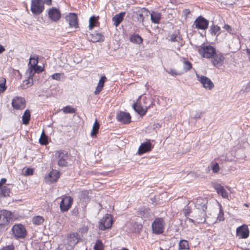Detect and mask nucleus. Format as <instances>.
Returning <instances> with one entry per match:
<instances>
[{"label": "nucleus", "mask_w": 250, "mask_h": 250, "mask_svg": "<svg viewBox=\"0 0 250 250\" xmlns=\"http://www.w3.org/2000/svg\"><path fill=\"white\" fill-rule=\"evenodd\" d=\"M148 101L149 99L146 97L140 96L133 104V108L139 115L144 116L153 105L152 103L147 105Z\"/></svg>", "instance_id": "f257e3e1"}, {"label": "nucleus", "mask_w": 250, "mask_h": 250, "mask_svg": "<svg viewBox=\"0 0 250 250\" xmlns=\"http://www.w3.org/2000/svg\"><path fill=\"white\" fill-rule=\"evenodd\" d=\"M198 52L202 57L210 59L214 56L216 51L212 46L202 44L199 48Z\"/></svg>", "instance_id": "f03ea898"}, {"label": "nucleus", "mask_w": 250, "mask_h": 250, "mask_svg": "<svg viewBox=\"0 0 250 250\" xmlns=\"http://www.w3.org/2000/svg\"><path fill=\"white\" fill-rule=\"evenodd\" d=\"M151 226L153 233L159 235L164 232L166 224L163 218L158 217L155 218Z\"/></svg>", "instance_id": "7ed1b4c3"}, {"label": "nucleus", "mask_w": 250, "mask_h": 250, "mask_svg": "<svg viewBox=\"0 0 250 250\" xmlns=\"http://www.w3.org/2000/svg\"><path fill=\"white\" fill-rule=\"evenodd\" d=\"M13 235L16 239H24L27 235L25 227L21 224H15L12 228Z\"/></svg>", "instance_id": "20e7f679"}, {"label": "nucleus", "mask_w": 250, "mask_h": 250, "mask_svg": "<svg viewBox=\"0 0 250 250\" xmlns=\"http://www.w3.org/2000/svg\"><path fill=\"white\" fill-rule=\"evenodd\" d=\"M55 156L58 159V165L59 167H64L68 166V153L66 151L60 149L55 151Z\"/></svg>", "instance_id": "39448f33"}, {"label": "nucleus", "mask_w": 250, "mask_h": 250, "mask_svg": "<svg viewBox=\"0 0 250 250\" xmlns=\"http://www.w3.org/2000/svg\"><path fill=\"white\" fill-rule=\"evenodd\" d=\"M44 9V3L42 0H32L31 10L36 15L41 13Z\"/></svg>", "instance_id": "423d86ee"}, {"label": "nucleus", "mask_w": 250, "mask_h": 250, "mask_svg": "<svg viewBox=\"0 0 250 250\" xmlns=\"http://www.w3.org/2000/svg\"><path fill=\"white\" fill-rule=\"evenodd\" d=\"M250 235V230L247 225L243 224L236 229V236L239 239H247Z\"/></svg>", "instance_id": "0eeeda50"}, {"label": "nucleus", "mask_w": 250, "mask_h": 250, "mask_svg": "<svg viewBox=\"0 0 250 250\" xmlns=\"http://www.w3.org/2000/svg\"><path fill=\"white\" fill-rule=\"evenodd\" d=\"M209 24V21L202 16L198 17L194 22L195 28L205 30H206Z\"/></svg>", "instance_id": "6e6552de"}, {"label": "nucleus", "mask_w": 250, "mask_h": 250, "mask_svg": "<svg viewBox=\"0 0 250 250\" xmlns=\"http://www.w3.org/2000/svg\"><path fill=\"white\" fill-rule=\"evenodd\" d=\"M112 225V218L111 215L106 214L103 217L100 222L99 228L101 230L109 229Z\"/></svg>", "instance_id": "1a4fd4ad"}, {"label": "nucleus", "mask_w": 250, "mask_h": 250, "mask_svg": "<svg viewBox=\"0 0 250 250\" xmlns=\"http://www.w3.org/2000/svg\"><path fill=\"white\" fill-rule=\"evenodd\" d=\"M212 58L211 63L216 68H219L224 64L225 58L222 53H215Z\"/></svg>", "instance_id": "9d476101"}, {"label": "nucleus", "mask_w": 250, "mask_h": 250, "mask_svg": "<svg viewBox=\"0 0 250 250\" xmlns=\"http://www.w3.org/2000/svg\"><path fill=\"white\" fill-rule=\"evenodd\" d=\"M11 219L12 213L10 211L7 210L0 211V226L8 224Z\"/></svg>", "instance_id": "9b49d317"}, {"label": "nucleus", "mask_w": 250, "mask_h": 250, "mask_svg": "<svg viewBox=\"0 0 250 250\" xmlns=\"http://www.w3.org/2000/svg\"><path fill=\"white\" fill-rule=\"evenodd\" d=\"M150 13L148 10L146 8H141L137 11L134 12L133 16L135 17L138 21L143 22L145 17H147Z\"/></svg>", "instance_id": "f8f14e48"}, {"label": "nucleus", "mask_w": 250, "mask_h": 250, "mask_svg": "<svg viewBox=\"0 0 250 250\" xmlns=\"http://www.w3.org/2000/svg\"><path fill=\"white\" fill-rule=\"evenodd\" d=\"M153 146L151 144L149 140L142 143L139 147L138 153L140 155L149 152L151 151Z\"/></svg>", "instance_id": "ddd939ff"}, {"label": "nucleus", "mask_w": 250, "mask_h": 250, "mask_svg": "<svg viewBox=\"0 0 250 250\" xmlns=\"http://www.w3.org/2000/svg\"><path fill=\"white\" fill-rule=\"evenodd\" d=\"M73 198L70 196L63 197L60 204V209L62 212L67 211L71 207Z\"/></svg>", "instance_id": "4468645a"}, {"label": "nucleus", "mask_w": 250, "mask_h": 250, "mask_svg": "<svg viewBox=\"0 0 250 250\" xmlns=\"http://www.w3.org/2000/svg\"><path fill=\"white\" fill-rule=\"evenodd\" d=\"M197 77L204 88L211 90L214 87V84L208 78L203 75H197Z\"/></svg>", "instance_id": "2eb2a0df"}, {"label": "nucleus", "mask_w": 250, "mask_h": 250, "mask_svg": "<svg viewBox=\"0 0 250 250\" xmlns=\"http://www.w3.org/2000/svg\"><path fill=\"white\" fill-rule=\"evenodd\" d=\"M12 105L16 109L22 110L25 107V101L22 97H16L12 102Z\"/></svg>", "instance_id": "dca6fc26"}, {"label": "nucleus", "mask_w": 250, "mask_h": 250, "mask_svg": "<svg viewBox=\"0 0 250 250\" xmlns=\"http://www.w3.org/2000/svg\"><path fill=\"white\" fill-rule=\"evenodd\" d=\"M208 200L206 198H202L199 197L197 199L195 203V207L203 211L204 214H206V210L207 209Z\"/></svg>", "instance_id": "f3484780"}, {"label": "nucleus", "mask_w": 250, "mask_h": 250, "mask_svg": "<svg viewBox=\"0 0 250 250\" xmlns=\"http://www.w3.org/2000/svg\"><path fill=\"white\" fill-rule=\"evenodd\" d=\"M66 21L69 26L72 27L77 28L78 25L77 16L75 13H69L66 16Z\"/></svg>", "instance_id": "a211bd4d"}, {"label": "nucleus", "mask_w": 250, "mask_h": 250, "mask_svg": "<svg viewBox=\"0 0 250 250\" xmlns=\"http://www.w3.org/2000/svg\"><path fill=\"white\" fill-rule=\"evenodd\" d=\"M48 15L52 21H59L61 18V12L59 9L53 7L48 11Z\"/></svg>", "instance_id": "6ab92c4d"}, {"label": "nucleus", "mask_w": 250, "mask_h": 250, "mask_svg": "<svg viewBox=\"0 0 250 250\" xmlns=\"http://www.w3.org/2000/svg\"><path fill=\"white\" fill-rule=\"evenodd\" d=\"M60 177V172L56 170H52L48 174V177H47L46 180L49 181L50 183L56 182Z\"/></svg>", "instance_id": "aec40b11"}, {"label": "nucleus", "mask_w": 250, "mask_h": 250, "mask_svg": "<svg viewBox=\"0 0 250 250\" xmlns=\"http://www.w3.org/2000/svg\"><path fill=\"white\" fill-rule=\"evenodd\" d=\"M79 235L77 233H71L68 236V241L70 246L73 247L77 244L80 240Z\"/></svg>", "instance_id": "412c9836"}, {"label": "nucleus", "mask_w": 250, "mask_h": 250, "mask_svg": "<svg viewBox=\"0 0 250 250\" xmlns=\"http://www.w3.org/2000/svg\"><path fill=\"white\" fill-rule=\"evenodd\" d=\"M161 13L158 11H152L150 13L151 22L155 24H159L162 18Z\"/></svg>", "instance_id": "4be33fe9"}, {"label": "nucleus", "mask_w": 250, "mask_h": 250, "mask_svg": "<svg viewBox=\"0 0 250 250\" xmlns=\"http://www.w3.org/2000/svg\"><path fill=\"white\" fill-rule=\"evenodd\" d=\"M215 189L217 193L221 196L223 198H228V193L225 188L221 185H216L215 187Z\"/></svg>", "instance_id": "5701e85b"}, {"label": "nucleus", "mask_w": 250, "mask_h": 250, "mask_svg": "<svg viewBox=\"0 0 250 250\" xmlns=\"http://www.w3.org/2000/svg\"><path fill=\"white\" fill-rule=\"evenodd\" d=\"M125 12H122L118 14H116L112 18V21L114 22V25L117 27L124 19Z\"/></svg>", "instance_id": "b1692460"}, {"label": "nucleus", "mask_w": 250, "mask_h": 250, "mask_svg": "<svg viewBox=\"0 0 250 250\" xmlns=\"http://www.w3.org/2000/svg\"><path fill=\"white\" fill-rule=\"evenodd\" d=\"M90 36L91 41L93 42H103L104 40V36L100 33L95 32L91 34Z\"/></svg>", "instance_id": "393cba45"}, {"label": "nucleus", "mask_w": 250, "mask_h": 250, "mask_svg": "<svg viewBox=\"0 0 250 250\" xmlns=\"http://www.w3.org/2000/svg\"><path fill=\"white\" fill-rule=\"evenodd\" d=\"M106 78L105 76H102L100 80L99 81L98 85L96 88L94 93L96 95L99 94L101 91L102 90L103 86L104 85V83L105 82Z\"/></svg>", "instance_id": "a878e982"}, {"label": "nucleus", "mask_w": 250, "mask_h": 250, "mask_svg": "<svg viewBox=\"0 0 250 250\" xmlns=\"http://www.w3.org/2000/svg\"><path fill=\"white\" fill-rule=\"evenodd\" d=\"M130 42L133 43L140 44L143 43V38L138 34H134L131 35L129 39Z\"/></svg>", "instance_id": "bb28decb"}, {"label": "nucleus", "mask_w": 250, "mask_h": 250, "mask_svg": "<svg viewBox=\"0 0 250 250\" xmlns=\"http://www.w3.org/2000/svg\"><path fill=\"white\" fill-rule=\"evenodd\" d=\"M182 62L183 63V69L185 72H188L192 68V63L186 58H182Z\"/></svg>", "instance_id": "cd10ccee"}, {"label": "nucleus", "mask_w": 250, "mask_h": 250, "mask_svg": "<svg viewBox=\"0 0 250 250\" xmlns=\"http://www.w3.org/2000/svg\"><path fill=\"white\" fill-rule=\"evenodd\" d=\"M188 242L186 240H181L179 243L178 250H189Z\"/></svg>", "instance_id": "c85d7f7f"}, {"label": "nucleus", "mask_w": 250, "mask_h": 250, "mask_svg": "<svg viewBox=\"0 0 250 250\" xmlns=\"http://www.w3.org/2000/svg\"><path fill=\"white\" fill-rule=\"evenodd\" d=\"M30 119V112L28 109L24 111V113L22 117V123L24 125H27Z\"/></svg>", "instance_id": "c756f323"}, {"label": "nucleus", "mask_w": 250, "mask_h": 250, "mask_svg": "<svg viewBox=\"0 0 250 250\" xmlns=\"http://www.w3.org/2000/svg\"><path fill=\"white\" fill-rule=\"evenodd\" d=\"M99 123L98 122L97 120H96L93 124L92 129L91 132V136L94 137L96 136L99 129Z\"/></svg>", "instance_id": "7c9ffc66"}, {"label": "nucleus", "mask_w": 250, "mask_h": 250, "mask_svg": "<svg viewBox=\"0 0 250 250\" xmlns=\"http://www.w3.org/2000/svg\"><path fill=\"white\" fill-rule=\"evenodd\" d=\"M38 63V57L37 56H35L33 57H30V61L28 64L29 67H36Z\"/></svg>", "instance_id": "2f4dec72"}, {"label": "nucleus", "mask_w": 250, "mask_h": 250, "mask_svg": "<svg viewBox=\"0 0 250 250\" xmlns=\"http://www.w3.org/2000/svg\"><path fill=\"white\" fill-rule=\"evenodd\" d=\"M44 221V218L41 216H34L32 218V222L36 225H42Z\"/></svg>", "instance_id": "473e14b6"}, {"label": "nucleus", "mask_w": 250, "mask_h": 250, "mask_svg": "<svg viewBox=\"0 0 250 250\" xmlns=\"http://www.w3.org/2000/svg\"><path fill=\"white\" fill-rule=\"evenodd\" d=\"M220 28L216 25H212L210 26V34L212 35H218L220 33Z\"/></svg>", "instance_id": "72a5a7b5"}, {"label": "nucleus", "mask_w": 250, "mask_h": 250, "mask_svg": "<svg viewBox=\"0 0 250 250\" xmlns=\"http://www.w3.org/2000/svg\"><path fill=\"white\" fill-rule=\"evenodd\" d=\"M93 249L94 250H104V246L101 240L98 239L96 241Z\"/></svg>", "instance_id": "f704fd0d"}, {"label": "nucleus", "mask_w": 250, "mask_h": 250, "mask_svg": "<svg viewBox=\"0 0 250 250\" xmlns=\"http://www.w3.org/2000/svg\"><path fill=\"white\" fill-rule=\"evenodd\" d=\"M117 120L123 124H125V112L120 111L117 115Z\"/></svg>", "instance_id": "c9c22d12"}, {"label": "nucleus", "mask_w": 250, "mask_h": 250, "mask_svg": "<svg viewBox=\"0 0 250 250\" xmlns=\"http://www.w3.org/2000/svg\"><path fill=\"white\" fill-rule=\"evenodd\" d=\"M39 142L41 145H45L48 144L47 137L43 131L39 139Z\"/></svg>", "instance_id": "e433bc0d"}, {"label": "nucleus", "mask_w": 250, "mask_h": 250, "mask_svg": "<svg viewBox=\"0 0 250 250\" xmlns=\"http://www.w3.org/2000/svg\"><path fill=\"white\" fill-rule=\"evenodd\" d=\"M10 193V188L7 186H4L1 188L0 193L2 196L5 197L9 196Z\"/></svg>", "instance_id": "4c0bfd02"}, {"label": "nucleus", "mask_w": 250, "mask_h": 250, "mask_svg": "<svg viewBox=\"0 0 250 250\" xmlns=\"http://www.w3.org/2000/svg\"><path fill=\"white\" fill-rule=\"evenodd\" d=\"M98 19L95 16H92L90 18L89 20V29H92L95 26V23H96Z\"/></svg>", "instance_id": "58836bf2"}, {"label": "nucleus", "mask_w": 250, "mask_h": 250, "mask_svg": "<svg viewBox=\"0 0 250 250\" xmlns=\"http://www.w3.org/2000/svg\"><path fill=\"white\" fill-rule=\"evenodd\" d=\"M210 167L213 173H216L220 170V167L217 162H211Z\"/></svg>", "instance_id": "ea45409f"}, {"label": "nucleus", "mask_w": 250, "mask_h": 250, "mask_svg": "<svg viewBox=\"0 0 250 250\" xmlns=\"http://www.w3.org/2000/svg\"><path fill=\"white\" fill-rule=\"evenodd\" d=\"M33 84V80L32 81L31 79L28 78V79H26L23 82L22 87L23 88H26Z\"/></svg>", "instance_id": "a19ab883"}, {"label": "nucleus", "mask_w": 250, "mask_h": 250, "mask_svg": "<svg viewBox=\"0 0 250 250\" xmlns=\"http://www.w3.org/2000/svg\"><path fill=\"white\" fill-rule=\"evenodd\" d=\"M51 77L53 80L60 81L61 79L64 78V75L62 73H56L53 74Z\"/></svg>", "instance_id": "79ce46f5"}, {"label": "nucleus", "mask_w": 250, "mask_h": 250, "mask_svg": "<svg viewBox=\"0 0 250 250\" xmlns=\"http://www.w3.org/2000/svg\"><path fill=\"white\" fill-rule=\"evenodd\" d=\"M35 68L28 67V70L26 71V73L28 75V78L31 79V80H33V77L34 76L35 74L36 73V72H34Z\"/></svg>", "instance_id": "37998d69"}, {"label": "nucleus", "mask_w": 250, "mask_h": 250, "mask_svg": "<svg viewBox=\"0 0 250 250\" xmlns=\"http://www.w3.org/2000/svg\"><path fill=\"white\" fill-rule=\"evenodd\" d=\"M6 80L4 78H0V92H3L6 89Z\"/></svg>", "instance_id": "c03bdc74"}, {"label": "nucleus", "mask_w": 250, "mask_h": 250, "mask_svg": "<svg viewBox=\"0 0 250 250\" xmlns=\"http://www.w3.org/2000/svg\"><path fill=\"white\" fill-rule=\"evenodd\" d=\"M88 192L86 190L82 191L80 195L81 199L83 200L85 202L89 201L90 198L88 196Z\"/></svg>", "instance_id": "a18cd8bd"}, {"label": "nucleus", "mask_w": 250, "mask_h": 250, "mask_svg": "<svg viewBox=\"0 0 250 250\" xmlns=\"http://www.w3.org/2000/svg\"><path fill=\"white\" fill-rule=\"evenodd\" d=\"M224 220H225V218H224V211L221 207L220 208V211L217 215V220L219 222H221V221H224Z\"/></svg>", "instance_id": "49530a36"}, {"label": "nucleus", "mask_w": 250, "mask_h": 250, "mask_svg": "<svg viewBox=\"0 0 250 250\" xmlns=\"http://www.w3.org/2000/svg\"><path fill=\"white\" fill-rule=\"evenodd\" d=\"M63 111L64 113H73L75 110L74 108H72L70 106H66L63 107Z\"/></svg>", "instance_id": "de8ad7c7"}, {"label": "nucleus", "mask_w": 250, "mask_h": 250, "mask_svg": "<svg viewBox=\"0 0 250 250\" xmlns=\"http://www.w3.org/2000/svg\"><path fill=\"white\" fill-rule=\"evenodd\" d=\"M183 211L185 216H188L191 213L192 209L190 207L187 206L184 208Z\"/></svg>", "instance_id": "09e8293b"}, {"label": "nucleus", "mask_w": 250, "mask_h": 250, "mask_svg": "<svg viewBox=\"0 0 250 250\" xmlns=\"http://www.w3.org/2000/svg\"><path fill=\"white\" fill-rule=\"evenodd\" d=\"M43 70V68L41 66H39L38 65H37V66H36V67H35V70H34V72H36V73H40L42 72Z\"/></svg>", "instance_id": "8fccbe9b"}, {"label": "nucleus", "mask_w": 250, "mask_h": 250, "mask_svg": "<svg viewBox=\"0 0 250 250\" xmlns=\"http://www.w3.org/2000/svg\"><path fill=\"white\" fill-rule=\"evenodd\" d=\"M167 72L168 74L172 76H177L181 74L180 73H178L175 69H170Z\"/></svg>", "instance_id": "3c124183"}, {"label": "nucleus", "mask_w": 250, "mask_h": 250, "mask_svg": "<svg viewBox=\"0 0 250 250\" xmlns=\"http://www.w3.org/2000/svg\"><path fill=\"white\" fill-rule=\"evenodd\" d=\"M0 250H14L13 245H10L1 248Z\"/></svg>", "instance_id": "603ef678"}, {"label": "nucleus", "mask_w": 250, "mask_h": 250, "mask_svg": "<svg viewBox=\"0 0 250 250\" xmlns=\"http://www.w3.org/2000/svg\"><path fill=\"white\" fill-rule=\"evenodd\" d=\"M177 36L175 34H172L170 36L169 41L172 42H175L177 41Z\"/></svg>", "instance_id": "864d4df0"}, {"label": "nucleus", "mask_w": 250, "mask_h": 250, "mask_svg": "<svg viewBox=\"0 0 250 250\" xmlns=\"http://www.w3.org/2000/svg\"><path fill=\"white\" fill-rule=\"evenodd\" d=\"M25 174L26 175H31L33 174V169L30 168H27L25 170Z\"/></svg>", "instance_id": "5fc2aeb1"}, {"label": "nucleus", "mask_w": 250, "mask_h": 250, "mask_svg": "<svg viewBox=\"0 0 250 250\" xmlns=\"http://www.w3.org/2000/svg\"><path fill=\"white\" fill-rule=\"evenodd\" d=\"M131 122V116L128 113L126 112V124Z\"/></svg>", "instance_id": "6e6d98bb"}, {"label": "nucleus", "mask_w": 250, "mask_h": 250, "mask_svg": "<svg viewBox=\"0 0 250 250\" xmlns=\"http://www.w3.org/2000/svg\"><path fill=\"white\" fill-rule=\"evenodd\" d=\"M224 28L227 31H228L229 32H230L231 31V27L230 26H229L228 24H225L224 25Z\"/></svg>", "instance_id": "4d7b16f0"}, {"label": "nucleus", "mask_w": 250, "mask_h": 250, "mask_svg": "<svg viewBox=\"0 0 250 250\" xmlns=\"http://www.w3.org/2000/svg\"><path fill=\"white\" fill-rule=\"evenodd\" d=\"M6 179L5 178H2L0 181V187H2V186L5 183Z\"/></svg>", "instance_id": "13d9d810"}, {"label": "nucleus", "mask_w": 250, "mask_h": 250, "mask_svg": "<svg viewBox=\"0 0 250 250\" xmlns=\"http://www.w3.org/2000/svg\"><path fill=\"white\" fill-rule=\"evenodd\" d=\"M51 1L52 0H44V2L46 3V4L48 5H50L51 4Z\"/></svg>", "instance_id": "bf43d9fd"}, {"label": "nucleus", "mask_w": 250, "mask_h": 250, "mask_svg": "<svg viewBox=\"0 0 250 250\" xmlns=\"http://www.w3.org/2000/svg\"><path fill=\"white\" fill-rule=\"evenodd\" d=\"M4 50L5 48L2 45H0V53H2L3 51H4Z\"/></svg>", "instance_id": "052dcab7"}, {"label": "nucleus", "mask_w": 250, "mask_h": 250, "mask_svg": "<svg viewBox=\"0 0 250 250\" xmlns=\"http://www.w3.org/2000/svg\"><path fill=\"white\" fill-rule=\"evenodd\" d=\"M247 52L248 54H250V49H247Z\"/></svg>", "instance_id": "680f3d73"}, {"label": "nucleus", "mask_w": 250, "mask_h": 250, "mask_svg": "<svg viewBox=\"0 0 250 250\" xmlns=\"http://www.w3.org/2000/svg\"><path fill=\"white\" fill-rule=\"evenodd\" d=\"M244 206L246 207H249V205L247 204H244Z\"/></svg>", "instance_id": "e2e57ef3"}, {"label": "nucleus", "mask_w": 250, "mask_h": 250, "mask_svg": "<svg viewBox=\"0 0 250 250\" xmlns=\"http://www.w3.org/2000/svg\"><path fill=\"white\" fill-rule=\"evenodd\" d=\"M122 250H125V248H123Z\"/></svg>", "instance_id": "0e129e2a"}, {"label": "nucleus", "mask_w": 250, "mask_h": 250, "mask_svg": "<svg viewBox=\"0 0 250 250\" xmlns=\"http://www.w3.org/2000/svg\"><path fill=\"white\" fill-rule=\"evenodd\" d=\"M123 33L124 34V30H123Z\"/></svg>", "instance_id": "69168bd1"}, {"label": "nucleus", "mask_w": 250, "mask_h": 250, "mask_svg": "<svg viewBox=\"0 0 250 250\" xmlns=\"http://www.w3.org/2000/svg\"><path fill=\"white\" fill-rule=\"evenodd\" d=\"M126 250H128L126 249Z\"/></svg>", "instance_id": "338daca9"}]
</instances>
